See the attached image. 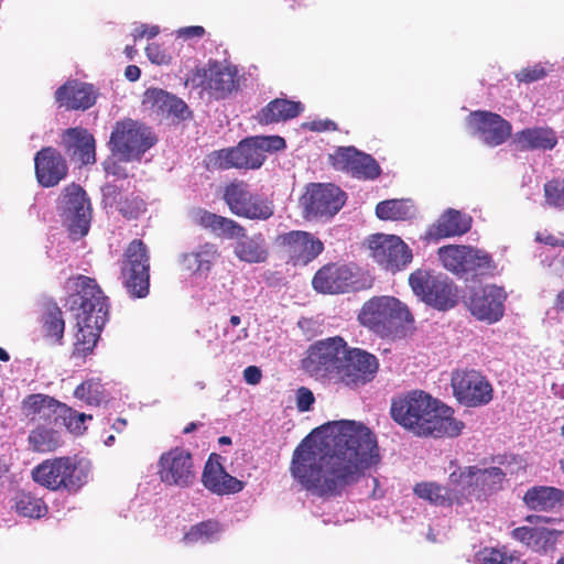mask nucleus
Listing matches in <instances>:
<instances>
[{"instance_id":"nucleus-19","label":"nucleus","mask_w":564,"mask_h":564,"mask_svg":"<svg viewBox=\"0 0 564 564\" xmlns=\"http://www.w3.org/2000/svg\"><path fill=\"white\" fill-rule=\"evenodd\" d=\"M346 202V194L333 184H312L301 203L307 218H330Z\"/></svg>"},{"instance_id":"nucleus-51","label":"nucleus","mask_w":564,"mask_h":564,"mask_svg":"<svg viewBox=\"0 0 564 564\" xmlns=\"http://www.w3.org/2000/svg\"><path fill=\"white\" fill-rule=\"evenodd\" d=\"M551 70L552 65L549 63H536L517 72L514 78L519 83L531 84L544 79Z\"/></svg>"},{"instance_id":"nucleus-62","label":"nucleus","mask_w":564,"mask_h":564,"mask_svg":"<svg viewBox=\"0 0 564 564\" xmlns=\"http://www.w3.org/2000/svg\"><path fill=\"white\" fill-rule=\"evenodd\" d=\"M124 75L126 77L131 80V82H135L140 78V75H141V70L138 66L135 65H129L127 66L126 70H124Z\"/></svg>"},{"instance_id":"nucleus-47","label":"nucleus","mask_w":564,"mask_h":564,"mask_svg":"<svg viewBox=\"0 0 564 564\" xmlns=\"http://www.w3.org/2000/svg\"><path fill=\"white\" fill-rule=\"evenodd\" d=\"M481 564H524L519 555L509 553L506 547H486L479 554Z\"/></svg>"},{"instance_id":"nucleus-2","label":"nucleus","mask_w":564,"mask_h":564,"mask_svg":"<svg viewBox=\"0 0 564 564\" xmlns=\"http://www.w3.org/2000/svg\"><path fill=\"white\" fill-rule=\"evenodd\" d=\"M390 415L403 429L424 437H456L465 427L452 408L422 390L392 398Z\"/></svg>"},{"instance_id":"nucleus-1","label":"nucleus","mask_w":564,"mask_h":564,"mask_svg":"<svg viewBox=\"0 0 564 564\" xmlns=\"http://www.w3.org/2000/svg\"><path fill=\"white\" fill-rule=\"evenodd\" d=\"M316 432L323 434L321 445L306 436L295 447L290 464L292 477L313 495L340 496L380 459L376 435L362 423L334 421Z\"/></svg>"},{"instance_id":"nucleus-55","label":"nucleus","mask_w":564,"mask_h":564,"mask_svg":"<svg viewBox=\"0 0 564 564\" xmlns=\"http://www.w3.org/2000/svg\"><path fill=\"white\" fill-rule=\"evenodd\" d=\"M262 154L265 155L270 151H279L285 148V140L279 135L256 137Z\"/></svg>"},{"instance_id":"nucleus-38","label":"nucleus","mask_w":564,"mask_h":564,"mask_svg":"<svg viewBox=\"0 0 564 564\" xmlns=\"http://www.w3.org/2000/svg\"><path fill=\"white\" fill-rule=\"evenodd\" d=\"M563 497L564 492L558 488L534 486L525 491L523 502L534 511H551L561 505Z\"/></svg>"},{"instance_id":"nucleus-60","label":"nucleus","mask_w":564,"mask_h":564,"mask_svg":"<svg viewBox=\"0 0 564 564\" xmlns=\"http://www.w3.org/2000/svg\"><path fill=\"white\" fill-rule=\"evenodd\" d=\"M261 370L257 366H248L243 370V379L249 384H257L261 380Z\"/></svg>"},{"instance_id":"nucleus-58","label":"nucleus","mask_w":564,"mask_h":564,"mask_svg":"<svg viewBox=\"0 0 564 564\" xmlns=\"http://www.w3.org/2000/svg\"><path fill=\"white\" fill-rule=\"evenodd\" d=\"M206 31L200 25H191V26H184L176 31L177 37L184 39V40H191L194 37H203L205 35Z\"/></svg>"},{"instance_id":"nucleus-11","label":"nucleus","mask_w":564,"mask_h":564,"mask_svg":"<svg viewBox=\"0 0 564 564\" xmlns=\"http://www.w3.org/2000/svg\"><path fill=\"white\" fill-rule=\"evenodd\" d=\"M235 66L209 61L205 67H195L185 78V86L202 89L216 100L225 99L239 88Z\"/></svg>"},{"instance_id":"nucleus-52","label":"nucleus","mask_w":564,"mask_h":564,"mask_svg":"<svg viewBox=\"0 0 564 564\" xmlns=\"http://www.w3.org/2000/svg\"><path fill=\"white\" fill-rule=\"evenodd\" d=\"M59 417L63 419L64 424L68 431L72 433L82 434L86 430L84 426L85 421L87 419H91V415L78 413L66 404H63Z\"/></svg>"},{"instance_id":"nucleus-14","label":"nucleus","mask_w":564,"mask_h":564,"mask_svg":"<svg viewBox=\"0 0 564 564\" xmlns=\"http://www.w3.org/2000/svg\"><path fill=\"white\" fill-rule=\"evenodd\" d=\"M378 370L379 360L375 355L346 344L336 382L356 389L371 382Z\"/></svg>"},{"instance_id":"nucleus-20","label":"nucleus","mask_w":564,"mask_h":564,"mask_svg":"<svg viewBox=\"0 0 564 564\" xmlns=\"http://www.w3.org/2000/svg\"><path fill=\"white\" fill-rule=\"evenodd\" d=\"M61 205L66 218L69 220L70 234L77 237L87 235L91 208L84 188L75 183L67 185L64 188Z\"/></svg>"},{"instance_id":"nucleus-21","label":"nucleus","mask_w":564,"mask_h":564,"mask_svg":"<svg viewBox=\"0 0 564 564\" xmlns=\"http://www.w3.org/2000/svg\"><path fill=\"white\" fill-rule=\"evenodd\" d=\"M506 299L503 288L488 284L473 290L468 299V308L477 319L492 324L503 316Z\"/></svg>"},{"instance_id":"nucleus-7","label":"nucleus","mask_w":564,"mask_h":564,"mask_svg":"<svg viewBox=\"0 0 564 564\" xmlns=\"http://www.w3.org/2000/svg\"><path fill=\"white\" fill-rule=\"evenodd\" d=\"M413 293L426 305L437 311H449L458 304V288L441 272L417 269L409 276Z\"/></svg>"},{"instance_id":"nucleus-42","label":"nucleus","mask_w":564,"mask_h":564,"mask_svg":"<svg viewBox=\"0 0 564 564\" xmlns=\"http://www.w3.org/2000/svg\"><path fill=\"white\" fill-rule=\"evenodd\" d=\"M63 444L61 434L44 424H39L31 430L28 436L29 449L35 453H52L59 448Z\"/></svg>"},{"instance_id":"nucleus-57","label":"nucleus","mask_w":564,"mask_h":564,"mask_svg":"<svg viewBox=\"0 0 564 564\" xmlns=\"http://www.w3.org/2000/svg\"><path fill=\"white\" fill-rule=\"evenodd\" d=\"M160 32V29L158 25L149 26L147 24H140L139 26H135L132 32V37L134 42L148 37L152 39L155 37Z\"/></svg>"},{"instance_id":"nucleus-22","label":"nucleus","mask_w":564,"mask_h":564,"mask_svg":"<svg viewBox=\"0 0 564 564\" xmlns=\"http://www.w3.org/2000/svg\"><path fill=\"white\" fill-rule=\"evenodd\" d=\"M468 126L473 134H478L485 144L492 148L505 143L512 133L511 123L491 111H473L468 116Z\"/></svg>"},{"instance_id":"nucleus-29","label":"nucleus","mask_w":564,"mask_h":564,"mask_svg":"<svg viewBox=\"0 0 564 564\" xmlns=\"http://www.w3.org/2000/svg\"><path fill=\"white\" fill-rule=\"evenodd\" d=\"M62 144L66 154L82 164L96 162L95 138L86 129L80 127L66 129L62 135Z\"/></svg>"},{"instance_id":"nucleus-15","label":"nucleus","mask_w":564,"mask_h":564,"mask_svg":"<svg viewBox=\"0 0 564 564\" xmlns=\"http://www.w3.org/2000/svg\"><path fill=\"white\" fill-rule=\"evenodd\" d=\"M274 246L293 267L307 265L323 251V241L312 232L305 230H291L278 235Z\"/></svg>"},{"instance_id":"nucleus-31","label":"nucleus","mask_w":564,"mask_h":564,"mask_svg":"<svg viewBox=\"0 0 564 564\" xmlns=\"http://www.w3.org/2000/svg\"><path fill=\"white\" fill-rule=\"evenodd\" d=\"M471 223L469 215L449 208L430 227L429 235L436 240L462 236L470 230Z\"/></svg>"},{"instance_id":"nucleus-41","label":"nucleus","mask_w":564,"mask_h":564,"mask_svg":"<svg viewBox=\"0 0 564 564\" xmlns=\"http://www.w3.org/2000/svg\"><path fill=\"white\" fill-rule=\"evenodd\" d=\"M506 474L499 467H489L480 469L477 467V473L474 476L475 499L485 500L487 497L496 494L502 488Z\"/></svg>"},{"instance_id":"nucleus-28","label":"nucleus","mask_w":564,"mask_h":564,"mask_svg":"<svg viewBox=\"0 0 564 564\" xmlns=\"http://www.w3.org/2000/svg\"><path fill=\"white\" fill-rule=\"evenodd\" d=\"M55 100L59 108L66 110H87L96 102L93 85L77 80H68L55 91Z\"/></svg>"},{"instance_id":"nucleus-36","label":"nucleus","mask_w":564,"mask_h":564,"mask_svg":"<svg viewBox=\"0 0 564 564\" xmlns=\"http://www.w3.org/2000/svg\"><path fill=\"white\" fill-rule=\"evenodd\" d=\"M513 142L520 151L552 150L557 144V137L549 127H533L517 132Z\"/></svg>"},{"instance_id":"nucleus-25","label":"nucleus","mask_w":564,"mask_h":564,"mask_svg":"<svg viewBox=\"0 0 564 564\" xmlns=\"http://www.w3.org/2000/svg\"><path fill=\"white\" fill-rule=\"evenodd\" d=\"M352 279L354 274L346 264L327 263L316 271L312 284L319 293L339 294L351 288Z\"/></svg>"},{"instance_id":"nucleus-63","label":"nucleus","mask_w":564,"mask_h":564,"mask_svg":"<svg viewBox=\"0 0 564 564\" xmlns=\"http://www.w3.org/2000/svg\"><path fill=\"white\" fill-rule=\"evenodd\" d=\"M527 522L531 523V524H538L540 522H550L551 519L550 518H545V517H541V516H536V514H529L525 517L524 519Z\"/></svg>"},{"instance_id":"nucleus-45","label":"nucleus","mask_w":564,"mask_h":564,"mask_svg":"<svg viewBox=\"0 0 564 564\" xmlns=\"http://www.w3.org/2000/svg\"><path fill=\"white\" fill-rule=\"evenodd\" d=\"M220 531V523L217 520L209 519L192 525L184 534L183 541L191 544L212 542Z\"/></svg>"},{"instance_id":"nucleus-53","label":"nucleus","mask_w":564,"mask_h":564,"mask_svg":"<svg viewBox=\"0 0 564 564\" xmlns=\"http://www.w3.org/2000/svg\"><path fill=\"white\" fill-rule=\"evenodd\" d=\"M205 166L209 171H225L230 170L229 155L226 148L216 150L207 154L205 159Z\"/></svg>"},{"instance_id":"nucleus-40","label":"nucleus","mask_w":564,"mask_h":564,"mask_svg":"<svg viewBox=\"0 0 564 564\" xmlns=\"http://www.w3.org/2000/svg\"><path fill=\"white\" fill-rule=\"evenodd\" d=\"M41 332L51 345H63L65 321L62 310L55 303L47 305L42 313Z\"/></svg>"},{"instance_id":"nucleus-50","label":"nucleus","mask_w":564,"mask_h":564,"mask_svg":"<svg viewBox=\"0 0 564 564\" xmlns=\"http://www.w3.org/2000/svg\"><path fill=\"white\" fill-rule=\"evenodd\" d=\"M101 388L99 382L88 380L76 387L74 395L87 404L98 405L104 399Z\"/></svg>"},{"instance_id":"nucleus-27","label":"nucleus","mask_w":564,"mask_h":564,"mask_svg":"<svg viewBox=\"0 0 564 564\" xmlns=\"http://www.w3.org/2000/svg\"><path fill=\"white\" fill-rule=\"evenodd\" d=\"M63 404L47 394L33 393L22 400L21 411L31 423L48 425L59 419Z\"/></svg>"},{"instance_id":"nucleus-37","label":"nucleus","mask_w":564,"mask_h":564,"mask_svg":"<svg viewBox=\"0 0 564 564\" xmlns=\"http://www.w3.org/2000/svg\"><path fill=\"white\" fill-rule=\"evenodd\" d=\"M477 473V466L458 467L448 476V487L453 502L463 505L475 499L474 476Z\"/></svg>"},{"instance_id":"nucleus-64","label":"nucleus","mask_w":564,"mask_h":564,"mask_svg":"<svg viewBox=\"0 0 564 564\" xmlns=\"http://www.w3.org/2000/svg\"><path fill=\"white\" fill-rule=\"evenodd\" d=\"M554 307L564 313V289L556 295Z\"/></svg>"},{"instance_id":"nucleus-44","label":"nucleus","mask_w":564,"mask_h":564,"mask_svg":"<svg viewBox=\"0 0 564 564\" xmlns=\"http://www.w3.org/2000/svg\"><path fill=\"white\" fill-rule=\"evenodd\" d=\"M414 494L436 506H451L453 503L449 487L432 481L419 482L414 486Z\"/></svg>"},{"instance_id":"nucleus-5","label":"nucleus","mask_w":564,"mask_h":564,"mask_svg":"<svg viewBox=\"0 0 564 564\" xmlns=\"http://www.w3.org/2000/svg\"><path fill=\"white\" fill-rule=\"evenodd\" d=\"M32 479L40 486L57 491L77 492L88 480V469L72 457L43 460L32 469Z\"/></svg>"},{"instance_id":"nucleus-23","label":"nucleus","mask_w":564,"mask_h":564,"mask_svg":"<svg viewBox=\"0 0 564 564\" xmlns=\"http://www.w3.org/2000/svg\"><path fill=\"white\" fill-rule=\"evenodd\" d=\"M220 460V455H209L202 474L203 486L218 496L240 492L245 488V482L228 474Z\"/></svg>"},{"instance_id":"nucleus-49","label":"nucleus","mask_w":564,"mask_h":564,"mask_svg":"<svg viewBox=\"0 0 564 564\" xmlns=\"http://www.w3.org/2000/svg\"><path fill=\"white\" fill-rule=\"evenodd\" d=\"M543 192L549 206L564 210V178L555 177L547 181Z\"/></svg>"},{"instance_id":"nucleus-12","label":"nucleus","mask_w":564,"mask_h":564,"mask_svg":"<svg viewBox=\"0 0 564 564\" xmlns=\"http://www.w3.org/2000/svg\"><path fill=\"white\" fill-rule=\"evenodd\" d=\"M223 199L229 210L241 218L268 220L274 215L273 202L252 193L249 184L242 180L228 183L224 188Z\"/></svg>"},{"instance_id":"nucleus-34","label":"nucleus","mask_w":564,"mask_h":564,"mask_svg":"<svg viewBox=\"0 0 564 564\" xmlns=\"http://www.w3.org/2000/svg\"><path fill=\"white\" fill-rule=\"evenodd\" d=\"M104 195L111 206H116L119 214L127 220L138 219L147 212L145 200L134 194H123L116 185H106Z\"/></svg>"},{"instance_id":"nucleus-46","label":"nucleus","mask_w":564,"mask_h":564,"mask_svg":"<svg viewBox=\"0 0 564 564\" xmlns=\"http://www.w3.org/2000/svg\"><path fill=\"white\" fill-rule=\"evenodd\" d=\"M376 215L382 220H405L410 218V207L400 199L382 200L376 206Z\"/></svg>"},{"instance_id":"nucleus-43","label":"nucleus","mask_w":564,"mask_h":564,"mask_svg":"<svg viewBox=\"0 0 564 564\" xmlns=\"http://www.w3.org/2000/svg\"><path fill=\"white\" fill-rule=\"evenodd\" d=\"M13 508L19 516L40 519L46 516L48 508L42 498L31 492L18 491L13 497Z\"/></svg>"},{"instance_id":"nucleus-26","label":"nucleus","mask_w":564,"mask_h":564,"mask_svg":"<svg viewBox=\"0 0 564 564\" xmlns=\"http://www.w3.org/2000/svg\"><path fill=\"white\" fill-rule=\"evenodd\" d=\"M562 534L563 532L560 530L540 525L518 527L510 533L513 540L539 554H547L555 551L556 544Z\"/></svg>"},{"instance_id":"nucleus-32","label":"nucleus","mask_w":564,"mask_h":564,"mask_svg":"<svg viewBox=\"0 0 564 564\" xmlns=\"http://www.w3.org/2000/svg\"><path fill=\"white\" fill-rule=\"evenodd\" d=\"M232 239H237L234 254L240 261L252 264L263 263L268 260L269 250L261 232L249 236L243 227V234L234 235Z\"/></svg>"},{"instance_id":"nucleus-18","label":"nucleus","mask_w":564,"mask_h":564,"mask_svg":"<svg viewBox=\"0 0 564 564\" xmlns=\"http://www.w3.org/2000/svg\"><path fill=\"white\" fill-rule=\"evenodd\" d=\"M329 163L334 170L358 180L373 181L381 175V167L376 159L352 145L338 147L329 154Z\"/></svg>"},{"instance_id":"nucleus-30","label":"nucleus","mask_w":564,"mask_h":564,"mask_svg":"<svg viewBox=\"0 0 564 564\" xmlns=\"http://www.w3.org/2000/svg\"><path fill=\"white\" fill-rule=\"evenodd\" d=\"M143 105L163 116L185 119V115L189 113L187 105L181 98L161 88H148L143 95Z\"/></svg>"},{"instance_id":"nucleus-8","label":"nucleus","mask_w":564,"mask_h":564,"mask_svg":"<svg viewBox=\"0 0 564 564\" xmlns=\"http://www.w3.org/2000/svg\"><path fill=\"white\" fill-rule=\"evenodd\" d=\"M437 258L443 268L457 276L491 275L497 265L485 250L467 245H446L437 249Z\"/></svg>"},{"instance_id":"nucleus-56","label":"nucleus","mask_w":564,"mask_h":564,"mask_svg":"<svg viewBox=\"0 0 564 564\" xmlns=\"http://www.w3.org/2000/svg\"><path fill=\"white\" fill-rule=\"evenodd\" d=\"M315 401L313 392L306 388L301 387L296 391V406L301 412H306L311 410L313 403Z\"/></svg>"},{"instance_id":"nucleus-35","label":"nucleus","mask_w":564,"mask_h":564,"mask_svg":"<svg viewBox=\"0 0 564 564\" xmlns=\"http://www.w3.org/2000/svg\"><path fill=\"white\" fill-rule=\"evenodd\" d=\"M219 258L220 251L218 247L213 242H205L195 250L184 253L181 258V263L184 269L192 273L206 278Z\"/></svg>"},{"instance_id":"nucleus-16","label":"nucleus","mask_w":564,"mask_h":564,"mask_svg":"<svg viewBox=\"0 0 564 564\" xmlns=\"http://www.w3.org/2000/svg\"><path fill=\"white\" fill-rule=\"evenodd\" d=\"M370 257L386 271L403 270L412 261V250L398 236L376 234L368 240Z\"/></svg>"},{"instance_id":"nucleus-6","label":"nucleus","mask_w":564,"mask_h":564,"mask_svg":"<svg viewBox=\"0 0 564 564\" xmlns=\"http://www.w3.org/2000/svg\"><path fill=\"white\" fill-rule=\"evenodd\" d=\"M156 142L158 139L150 127L138 120L124 118L115 123L108 145L113 156L133 162L141 161L143 154Z\"/></svg>"},{"instance_id":"nucleus-3","label":"nucleus","mask_w":564,"mask_h":564,"mask_svg":"<svg viewBox=\"0 0 564 564\" xmlns=\"http://www.w3.org/2000/svg\"><path fill=\"white\" fill-rule=\"evenodd\" d=\"M68 283L72 292L66 305L74 313L77 326L73 355L86 357L93 352L108 321L109 300L90 276L78 274L68 279Z\"/></svg>"},{"instance_id":"nucleus-4","label":"nucleus","mask_w":564,"mask_h":564,"mask_svg":"<svg viewBox=\"0 0 564 564\" xmlns=\"http://www.w3.org/2000/svg\"><path fill=\"white\" fill-rule=\"evenodd\" d=\"M358 319L380 337L400 336L414 322L408 306L397 297L388 295L373 296L366 301Z\"/></svg>"},{"instance_id":"nucleus-39","label":"nucleus","mask_w":564,"mask_h":564,"mask_svg":"<svg viewBox=\"0 0 564 564\" xmlns=\"http://www.w3.org/2000/svg\"><path fill=\"white\" fill-rule=\"evenodd\" d=\"M303 109L304 107L300 101L275 98L261 109L259 121L264 124L286 121L297 117Z\"/></svg>"},{"instance_id":"nucleus-54","label":"nucleus","mask_w":564,"mask_h":564,"mask_svg":"<svg viewBox=\"0 0 564 564\" xmlns=\"http://www.w3.org/2000/svg\"><path fill=\"white\" fill-rule=\"evenodd\" d=\"M123 163L127 162L121 161L120 158L112 155L111 158H108L102 165L106 174L124 180L129 177V172Z\"/></svg>"},{"instance_id":"nucleus-59","label":"nucleus","mask_w":564,"mask_h":564,"mask_svg":"<svg viewBox=\"0 0 564 564\" xmlns=\"http://www.w3.org/2000/svg\"><path fill=\"white\" fill-rule=\"evenodd\" d=\"M145 53L149 59L155 64H162L165 62V54L161 50L159 44L151 43L145 47Z\"/></svg>"},{"instance_id":"nucleus-24","label":"nucleus","mask_w":564,"mask_h":564,"mask_svg":"<svg viewBox=\"0 0 564 564\" xmlns=\"http://www.w3.org/2000/svg\"><path fill=\"white\" fill-rule=\"evenodd\" d=\"M34 167L36 180L44 187L57 185L68 172L66 160L52 147L42 148L36 152Z\"/></svg>"},{"instance_id":"nucleus-48","label":"nucleus","mask_w":564,"mask_h":564,"mask_svg":"<svg viewBox=\"0 0 564 564\" xmlns=\"http://www.w3.org/2000/svg\"><path fill=\"white\" fill-rule=\"evenodd\" d=\"M239 145L242 159L243 161H247L249 170L259 169L263 164L265 155L262 154L256 137L240 141Z\"/></svg>"},{"instance_id":"nucleus-9","label":"nucleus","mask_w":564,"mask_h":564,"mask_svg":"<svg viewBox=\"0 0 564 564\" xmlns=\"http://www.w3.org/2000/svg\"><path fill=\"white\" fill-rule=\"evenodd\" d=\"M120 278L132 299H143L150 291V256L147 245L133 239L123 252Z\"/></svg>"},{"instance_id":"nucleus-13","label":"nucleus","mask_w":564,"mask_h":564,"mask_svg":"<svg viewBox=\"0 0 564 564\" xmlns=\"http://www.w3.org/2000/svg\"><path fill=\"white\" fill-rule=\"evenodd\" d=\"M451 387L456 400L468 408L486 405L494 397L491 383L476 369L454 370L451 376Z\"/></svg>"},{"instance_id":"nucleus-61","label":"nucleus","mask_w":564,"mask_h":564,"mask_svg":"<svg viewBox=\"0 0 564 564\" xmlns=\"http://www.w3.org/2000/svg\"><path fill=\"white\" fill-rule=\"evenodd\" d=\"M234 154L236 155L235 156V162L232 163L235 169H237V170H249L247 161H243V159H242V153H241V149H240L239 144L235 147Z\"/></svg>"},{"instance_id":"nucleus-17","label":"nucleus","mask_w":564,"mask_h":564,"mask_svg":"<svg viewBox=\"0 0 564 564\" xmlns=\"http://www.w3.org/2000/svg\"><path fill=\"white\" fill-rule=\"evenodd\" d=\"M158 475L167 486L180 488L192 486L196 479L193 455L183 447L171 448L160 456Z\"/></svg>"},{"instance_id":"nucleus-10","label":"nucleus","mask_w":564,"mask_h":564,"mask_svg":"<svg viewBox=\"0 0 564 564\" xmlns=\"http://www.w3.org/2000/svg\"><path fill=\"white\" fill-rule=\"evenodd\" d=\"M346 341L340 336L328 337L312 344L301 361L302 369L316 379L336 382Z\"/></svg>"},{"instance_id":"nucleus-33","label":"nucleus","mask_w":564,"mask_h":564,"mask_svg":"<svg viewBox=\"0 0 564 564\" xmlns=\"http://www.w3.org/2000/svg\"><path fill=\"white\" fill-rule=\"evenodd\" d=\"M191 218L195 225L203 229L209 230L217 236H224L228 239H232L234 235L243 234V226L238 221L214 214L204 208H195L191 213Z\"/></svg>"}]
</instances>
